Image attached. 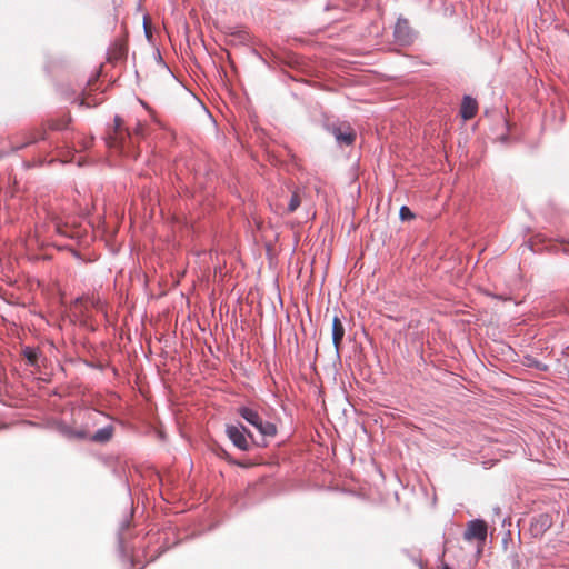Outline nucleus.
<instances>
[{
	"instance_id": "f257e3e1",
	"label": "nucleus",
	"mask_w": 569,
	"mask_h": 569,
	"mask_svg": "<svg viewBox=\"0 0 569 569\" xmlns=\"http://www.w3.org/2000/svg\"><path fill=\"white\" fill-rule=\"evenodd\" d=\"M113 122V128L108 132L106 138L107 146L122 153H130L134 144L132 133L123 126V121L120 117L117 116Z\"/></svg>"
},
{
	"instance_id": "f03ea898",
	"label": "nucleus",
	"mask_w": 569,
	"mask_h": 569,
	"mask_svg": "<svg viewBox=\"0 0 569 569\" xmlns=\"http://www.w3.org/2000/svg\"><path fill=\"white\" fill-rule=\"evenodd\" d=\"M488 536V525L485 520L475 519L467 522L463 539L468 542L476 541L478 553H481Z\"/></svg>"
},
{
	"instance_id": "7ed1b4c3",
	"label": "nucleus",
	"mask_w": 569,
	"mask_h": 569,
	"mask_svg": "<svg viewBox=\"0 0 569 569\" xmlns=\"http://www.w3.org/2000/svg\"><path fill=\"white\" fill-rule=\"evenodd\" d=\"M246 432L251 438L252 435L247 431V429L242 426L241 429L238 426L229 425L226 428V433L228 438L232 441V443L242 451H248L250 449V442L247 439Z\"/></svg>"
},
{
	"instance_id": "20e7f679",
	"label": "nucleus",
	"mask_w": 569,
	"mask_h": 569,
	"mask_svg": "<svg viewBox=\"0 0 569 569\" xmlns=\"http://www.w3.org/2000/svg\"><path fill=\"white\" fill-rule=\"evenodd\" d=\"M329 131L339 144L351 146L356 140V131L349 123L331 124Z\"/></svg>"
},
{
	"instance_id": "39448f33",
	"label": "nucleus",
	"mask_w": 569,
	"mask_h": 569,
	"mask_svg": "<svg viewBox=\"0 0 569 569\" xmlns=\"http://www.w3.org/2000/svg\"><path fill=\"white\" fill-rule=\"evenodd\" d=\"M128 53V41L126 37H121L114 40L108 50V60L110 62H118L123 60Z\"/></svg>"
},
{
	"instance_id": "423d86ee",
	"label": "nucleus",
	"mask_w": 569,
	"mask_h": 569,
	"mask_svg": "<svg viewBox=\"0 0 569 569\" xmlns=\"http://www.w3.org/2000/svg\"><path fill=\"white\" fill-rule=\"evenodd\" d=\"M112 435H113V428L111 426L99 429L97 432H94L90 437L88 436V433L84 430H80V431L70 433V436H72V437H76L79 439L89 438L90 440H92L94 442H100V443L108 442L112 438Z\"/></svg>"
},
{
	"instance_id": "0eeeda50",
	"label": "nucleus",
	"mask_w": 569,
	"mask_h": 569,
	"mask_svg": "<svg viewBox=\"0 0 569 569\" xmlns=\"http://www.w3.org/2000/svg\"><path fill=\"white\" fill-rule=\"evenodd\" d=\"M395 36L399 41L407 42L412 37V30L406 18H399L395 26Z\"/></svg>"
},
{
	"instance_id": "6e6552de",
	"label": "nucleus",
	"mask_w": 569,
	"mask_h": 569,
	"mask_svg": "<svg viewBox=\"0 0 569 569\" xmlns=\"http://www.w3.org/2000/svg\"><path fill=\"white\" fill-rule=\"evenodd\" d=\"M345 336V327L338 315L332 318V342L337 351H339Z\"/></svg>"
},
{
	"instance_id": "1a4fd4ad",
	"label": "nucleus",
	"mask_w": 569,
	"mask_h": 569,
	"mask_svg": "<svg viewBox=\"0 0 569 569\" xmlns=\"http://www.w3.org/2000/svg\"><path fill=\"white\" fill-rule=\"evenodd\" d=\"M477 111H478L477 101L475 99H472L471 97L466 96L461 103V109H460L461 117L465 120H470L477 114Z\"/></svg>"
},
{
	"instance_id": "9d476101",
	"label": "nucleus",
	"mask_w": 569,
	"mask_h": 569,
	"mask_svg": "<svg viewBox=\"0 0 569 569\" xmlns=\"http://www.w3.org/2000/svg\"><path fill=\"white\" fill-rule=\"evenodd\" d=\"M44 133H46L44 128H38V129L30 131L27 136V140L19 146H12L11 151L22 149L40 139H44Z\"/></svg>"
},
{
	"instance_id": "9b49d317",
	"label": "nucleus",
	"mask_w": 569,
	"mask_h": 569,
	"mask_svg": "<svg viewBox=\"0 0 569 569\" xmlns=\"http://www.w3.org/2000/svg\"><path fill=\"white\" fill-rule=\"evenodd\" d=\"M238 412L243 419H246L250 425H252L256 428H258L259 422H261L262 420L257 411L247 407L239 408Z\"/></svg>"
},
{
	"instance_id": "f8f14e48",
	"label": "nucleus",
	"mask_w": 569,
	"mask_h": 569,
	"mask_svg": "<svg viewBox=\"0 0 569 569\" xmlns=\"http://www.w3.org/2000/svg\"><path fill=\"white\" fill-rule=\"evenodd\" d=\"M257 429L261 435L268 436V437H273L277 433L276 425L272 422H269V421L261 420V422H259V426Z\"/></svg>"
},
{
	"instance_id": "ddd939ff",
	"label": "nucleus",
	"mask_w": 569,
	"mask_h": 569,
	"mask_svg": "<svg viewBox=\"0 0 569 569\" xmlns=\"http://www.w3.org/2000/svg\"><path fill=\"white\" fill-rule=\"evenodd\" d=\"M69 119H57L48 121V128L51 130H62L68 127Z\"/></svg>"
},
{
	"instance_id": "4468645a",
	"label": "nucleus",
	"mask_w": 569,
	"mask_h": 569,
	"mask_svg": "<svg viewBox=\"0 0 569 569\" xmlns=\"http://www.w3.org/2000/svg\"><path fill=\"white\" fill-rule=\"evenodd\" d=\"M23 355H24L26 359L28 360L29 365H31V366L37 365V360H38V351L37 350L27 347L23 350Z\"/></svg>"
},
{
	"instance_id": "2eb2a0df",
	"label": "nucleus",
	"mask_w": 569,
	"mask_h": 569,
	"mask_svg": "<svg viewBox=\"0 0 569 569\" xmlns=\"http://www.w3.org/2000/svg\"><path fill=\"white\" fill-rule=\"evenodd\" d=\"M300 203H301V200H300L299 194L296 192L292 193L289 204H288V211L289 212L296 211L298 209V207L300 206Z\"/></svg>"
},
{
	"instance_id": "dca6fc26",
	"label": "nucleus",
	"mask_w": 569,
	"mask_h": 569,
	"mask_svg": "<svg viewBox=\"0 0 569 569\" xmlns=\"http://www.w3.org/2000/svg\"><path fill=\"white\" fill-rule=\"evenodd\" d=\"M399 214L401 220H410L415 217L412 211L407 206H402L400 208Z\"/></svg>"
},
{
	"instance_id": "f3484780",
	"label": "nucleus",
	"mask_w": 569,
	"mask_h": 569,
	"mask_svg": "<svg viewBox=\"0 0 569 569\" xmlns=\"http://www.w3.org/2000/svg\"><path fill=\"white\" fill-rule=\"evenodd\" d=\"M144 131H146V128L142 123H138L134 128V131H133V138L134 137H143L144 136Z\"/></svg>"
},
{
	"instance_id": "a211bd4d",
	"label": "nucleus",
	"mask_w": 569,
	"mask_h": 569,
	"mask_svg": "<svg viewBox=\"0 0 569 569\" xmlns=\"http://www.w3.org/2000/svg\"><path fill=\"white\" fill-rule=\"evenodd\" d=\"M540 518H541V520H542V525H546V523H547V521H548L547 517L541 516Z\"/></svg>"
},
{
	"instance_id": "6ab92c4d",
	"label": "nucleus",
	"mask_w": 569,
	"mask_h": 569,
	"mask_svg": "<svg viewBox=\"0 0 569 569\" xmlns=\"http://www.w3.org/2000/svg\"><path fill=\"white\" fill-rule=\"evenodd\" d=\"M441 569H452V568H451L449 565L443 563V565H442V567H441Z\"/></svg>"
},
{
	"instance_id": "aec40b11",
	"label": "nucleus",
	"mask_w": 569,
	"mask_h": 569,
	"mask_svg": "<svg viewBox=\"0 0 569 569\" xmlns=\"http://www.w3.org/2000/svg\"><path fill=\"white\" fill-rule=\"evenodd\" d=\"M483 293H485V295H488V296H493V295H492L489 290H487V289H486V290H483Z\"/></svg>"
},
{
	"instance_id": "412c9836",
	"label": "nucleus",
	"mask_w": 569,
	"mask_h": 569,
	"mask_svg": "<svg viewBox=\"0 0 569 569\" xmlns=\"http://www.w3.org/2000/svg\"><path fill=\"white\" fill-rule=\"evenodd\" d=\"M81 104L90 106L89 103H87V102L84 101V99L81 101Z\"/></svg>"
},
{
	"instance_id": "4be33fe9",
	"label": "nucleus",
	"mask_w": 569,
	"mask_h": 569,
	"mask_svg": "<svg viewBox=\"0 0 569 569\" xmlns=\"http://www.w3.org/2000/svg\"><path fill=\"white\" fill-rule=\"evenodd\" d=\"M4 154H6L4 152H3V153H0V158H1V157H3Z\"/></svg>"
}]
</instances>
